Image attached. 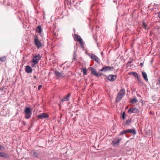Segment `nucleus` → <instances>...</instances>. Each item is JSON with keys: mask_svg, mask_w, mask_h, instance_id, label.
<instances>
[{"mask_svg": "<svg viewBox=\"0 0 160 160\" xmlns=\"http://www.w3.org/2000/svg\"><path fill=\"white\" fill-rule=\"evenodd\" d=\"M41 57V55L39 54L35 55L31 62V66L33 67L35 65L38 63Z\"/></svg>", "mask_w": 160, "mask_h": 160, "instance_id": "1", "label": "nucleus"}, {"mask_svg": "<svg viewBox=\"0 0 160 160\" xmlns=\"http://www.w3.org/2000/svg\"><path fill=\"white\" fill-rule=\"evenodd\" d=\"M125 94V90L123 88L121 89L117 94L116 98V102H119L124 95Z\"/></svg>", "mask_w": 160, "mask_h": 160, "instance_id": "2", "label": "nucleus"}, {"mask_svg": "<svg viewBox=\"0 0 160 160\" xmlns=\"http://www.w3.org/2000/svg\"><path fill=\"white\" fill-rule=\"evenodd\" d=\"M128 133H131L133 135H135L136 134V132L135 129H129L122 131L120 133V135H122Z\"/></svg>", "mask_w": 160, "mask_h": 160, "instance_id": "3", "label": "nucleus"}, {"mask_svg": "<svg viewBox=\"0 0 160 160\" xmlns=\"http://www.w3.org/2000/svg\"><path fill=\"white\" fill-rule=\"evenodd\" d=\"M129 74L132 75L134 77L136 78L137 79V80H138L140 83L142 84H143L144 83L142 79L140 78L139 75H138L136 72H129Z\"/></svg>", "mask_w": 160, "mask_h": 160, "instance_id": "4", "label": "nucleus"}, {"mask_svg": "<svg viewBox=\"0 0 160 160\" xmlns=\"http://www.w3.org/2000/svg\"><path fill=\"white\" fill-rule=\"evenodd\" d=\"M25 118L27 119H29L32 115V111L31 108H29L26 107L24 110Z\"/></svg>", "mask_w": 160, "mask_h": 160, "instance_id": "5", "label": "nucleus"}, {"mask_svg": "<svg viewBox=\"0 0 160 160\" xmlns=\"http://www.w3.org/2000/svg\"><path fill=\"white\" fill-rule=\"evenodd\" d=\"M113 67L106 66L103 67L102 69L99 70V71L101 72H106L108 71H111L113 69Z\"/></svg>", "mask_w": 160, "mask_h": 160, "instance_id": "6", "label": "nucleus"}, {"mask_svg": "<svg viewBox=\"0 0 160 160\" xmlns=\"http://www.w3.org/2000/svg\"><path fill=\"white\" fill-rule=\"evenodd\" d=\"M35 45L38 48H39L42 47V44L38 40V38L37 36L35 37L34 39Z\"/></svg>", "mask_w": 160, "mask_h": 160, "instance_id": "7", "label": "nucleus"}, {"mask_svg": "<svg viewBox=\"0 0 160 160\" xmlns=\"http://www.w3.org/2000/svg\"><path fill=\"white\" fill-rule=\"evenodd\" d=\"M128 113H138L139 112V111L138 109L136 108H129L128 111Z\"/></svg>", "mask_w": 160, "mask_h": 160, "instance_id": "8", "label": "nucleus"}, {"mask_svg": "<svg viewBox=\"0 0 160 160\" xmlns=\"http://www.w3.org/2000/svg\"><path fill=\"white\" fill-rule=\"evenodd\" d=\"M49 117L48 115L46 113H42L41 114L37 116L39 119H42L45 118H47Z\"/></svg>", "mask_w": 160, "mask_h": 160, "instance_id": "9", "label": "nucleus"}, {"mask_svg": "<svg viewBox=\"0 0 160 160\" xmlns=\"http://www.w3.org/2000/svg\"><path fill=\"white\" fill-rule=\"evenodd\" d=\"M116 76L114 75H109L107 77V79L109 81H114L116 79Z\"/></svg>", "mask_w": 160, "mask_h": 160, "instance_id": "10", "label": "nucleus"}, {"mask_svg": "<svg viewBox=\"0 0 160 160\" xmlns=\"http://www.w3.org/2000/svg\"><path fill=\"white\" fill-rule=\"evenodd\" d=\"M88 55H89L91 58L98 62H99V61L98 58L94 54H88Z\"/></svg>", "mask_w": 160, "mask_h": 160, "instance_id": "11", "label": "nucleus"}, {"mask_svg": "<svg viewBox=\"0 0 160 160\" xmlns=\"http://www.w3.org/2000/svg\"><path fill=\"white\" fill-rule=\"evenodd\" d=\"M0 157H2L6 158H9V155L3 152H0Z\"/></svg>", "mask_w": 160, "mask_h": 160, "instance_id": "12", "label": "nucleus"}, {"mask_svg": "<svg viewBox=\"0 0 160 160\" xmlns=\"http://www.w3.org/2000/svg\"><path fill=\"white\" fill-rule=\"evenodd\" d=\"M25 72L28 73H30L32 72V69L29 66L27 65L25 67Z\"/></svg>", "mask_w": 160, "mask_h": 160, "instance_id": "13", "label": "nucleus"}, {"mask_svg": "<svg viewBox=\"0 0 160 160\" xmlns=\"http://www.w3.org/2000/svg\"><path fill=\"white\" fill-rule=\"evenodd\" d=\"M122 140L121 138H119L117 140H114L112 141V144L113 145L115 146L116 145L119 144L120 141Z\"/></svg>", "mask_w": 160, "mask_h": 160, "instance_id": "14", "label": "nucleus"}, {"mask_svg": "<svg viewBox=\"0 0 160 160\" xmlns=\"http://www.w3.org/2000/svg\"><path fill=\"white\" fill-rule=\"evenodd\" d=\"M55 75L59 78H63L64 73L62 72H60L58 71H56L55 72Z\"/></svg>", "mask_w": 160, "mask_h": 160, "instance_id": "15", "label": "nucleus"}, {"mask_svg": "<svg viewBox=\"0 0 160 160\" xmlns=\"http://www.w3.org/2000/svg\"><path fill=\"white\" fill-rule=\"evenodd\" d=\"M71 96V93H68L65 97L63 98L61 101L62 102L69 100V98Z\"/></svg>", "mask_w": 160, "mask_h": 160, "instance_id": "16", "label": "nucleus"}, {"mask_svg": "<svg viewBox=\"0 0 160 160\" xmlns=\"http://www.w3.org/2000/svg\"><path fill=\"white\" fill-rule=\"evenodd\" d=\"M142 75L145 80L146 82L148 81V76L146 72H142Z\"/></svg>", "mask_w": 160, "mask_h": 160, "instance_id": "17", "label": "nucleus"}, {"mask_svg": "<svg viewBox=\"0 0 160 160\" xmlns=\"http://www.w3.org/2000/svg\"><path fill=\"white\" fill-rule=\"evenodd\" d=\"M91 73L93 75L97 76L98 77L100 76V74H99L97 72L96 70L94 69H92Z\"/></svg>", "mask_w": 160, "mask_h": 160, "instance_id": "18", "label": "nucleus"}, {"mask_svg": "<svg viewBox=\"0 0 160 160\" xmlns=\"http://www.w3.org/2000/svg\"><path fill=\"white\" fill-rule=\"evenodd\" d=\"M138 101V99L136 98H134L131 100L129 102L132 104H134L136 103Z\"/></svg>", "mask_w": 160, "mask_h": 160, "instance_id": "19", "label": "nucleus"}, {"mask_svg": "<svg viewBox=\"0 0 160 160\" xmlns=\"http://www.w3.org/2000/svg\"><path fill=\"white\" fill-rule=\"evenodd\" d=\"M75 36L76 40L79 42L82 40V38H81V37L79 35L77 34H75Z\"/></svg>", "mask_w": 160, "mask_h": 160, "instance_id": "20", "label": "nucleus"}, {"mask_svg": "<svg viewBox=\"0 0 160 160\" xmlns=\"http://www.w3.org/2000/svg\"><path fill=\"white\" fill-rule=\"evenodd\" d=\"M42 31V29L41 28V26H38L37 28L36 29V31L37 32L39 33H41Z\"/></svg>", "mask_w": 160, "mask_h": 160, "instance_id": "21", "label": "nucleus"}, {"mask_svg": "<svg viewBox=\"0 0 160 160\" xmlns=\"http://www.w3.org/2000/svg\"><path fill=\"white\" fill-rule=\"evenodd\" d=\"M131 122V119H129L127 120L125 123V124L127 125H129Z\"/></svg>", "mask_w": 160, "mask_h": 160, "instance_id": "22", "label": "nucleus"}, {"mask_svg": "<svg viewBox=\"0 0 160 160\" xmlns=\"http://www.w3.org/2000/svg\"><path fill=\"white\" fill-rule=\"evenodd\" d=\"M82 48L83 49L84 48V42L82 40L79 42Z\"/></svg>", "mask_w": 160, "mask_h": 160, "instance_id": "23", "label": "nucleus"}, {"mask_svg": "<svg viewBox=\"0 0 160 160\" xmlns=\"http://www.w3.org/2000/svg\"><path fill=\"white\" fill-rule=\"evenodd\" d=\"M33 155L34 157L36 158H38V154L36 152H34L33 153Z\"/></svg>", "mask_w": 160, "mask_h": 160, "instance_id": "24", "label": "nucleus"}, {"mask_svg": "<svg viewBox=\"0 0 160 160\" xmlns=\"http://www.w3.org/2000/svg\"><path fill=\"white\" fill-rule=\"evenodd\" d=\"M87 69L86 68H84L83 69H82V72L83 73V74L84 75H86L87 74Z\"/></svg>", "mask_w": 160, "mask_h": 160, "instance_id": "25", "label": "nucleus"}, {"mask_svg": "<svg viewBox=\"0 0 160 160\" xmlns=\"http://www.w3.org/2000/svg\"><path fill=\"white\" fill-rule=\"evenodd\" d=\"M122 118L123 120H124L125 118V113L124 112L122 113Z\"/></svg>", "mask_w": 160, "mask_h": 160, "instance_id": "26", "label": "nucleus"}, {"mask_svg": "<svg viewBox=\"0 0 160 160\" xmlns=\"http://www.w3.org/2000/svg\"><path fill=\"white\" fill-rule=\"evenodd\" d=\"M6 59V58L5 57H2L0 58V60L4 62V61Z\"/></svg>", "mask_w": 160, "mask_h": 160, "instance_id": "27", "label": "nucleus"}, {"mask_svg": "<svg viewBox=\"0 0 160 160\" xmlns=\"http://www.w3.org/2000/svg\"><path fill=\"white\" fill-rule=\"evenodd\" d=\"M4 149V147L0 145V150H3Z\"/></svg>", "mask_w": 160, "mask_h": 160, "instance_id": "28", "label": "nucleus"}, {"mask_svg": "<svg viewBox=\"0 0 160 160\" xmlns=\"http://www.w3.org/2000/svg\"><path fill=\"white\" fill-rule=\"evenodd\" d=\"M143 25L144 28H145V29H146V28L147 27V25L145 24V23L143 22Z\"/></svg>", "mask_w": 160, "mask_h": 160, "instance_id": "29", "label": "nucleus"}, {"mask_svg": "<svg viewBox=\"0 0 160 160\" xmlns=\"http://www.w3.org/2000/svg\"><path fill=\"white\" fill-rule=\"evenodd\" d=\"M42 85H39L38 87V90H39L42 87Z\"/></svg>", "mask_w": 160, "mask_h": 160, "instance_id": "30", "label": "nucleus"}, {"mask_svg": "<svg viewBox=\"0 0 160 160\" xmlns=\"http://www.w3.org/2000/svg\"><path fill=\"white\" fill-rule=\"evenodd\" d=\"M158 18L160 19V12H159L158 13Z\"/></svg>", "mask_w": 160, "mask_h": 160, "instance_id": "31", "label": "nucleus"}, {"mask_svg": "<svg viewBox=\"0 0 160 160\" xmlns=\"http://www.w3.org/2000/svg\"><path fill=\"white\" fill-rule=\"evenodd\" d=\"M76 58H75V57L74 56L73 58V61H76Z\"/></svg>", "mask_w": 160, "mask_h": 160, "instance_id": "32", "label": "nucleus"}, {"mask_svg": "<svg viewBox=\"0 0 160 160\" xmlns=\"http://www.w3.org/2000/svg\"><path fill=\"white\" fill-rule=\"evenodd\" d=\"M34 78H35V79H36V78H37V77H36V76H34Z\"/></svg>", "mask_w": 160, "mask_h": 160, "instance_id": "33", "label": "nucleus"}, {"mask_svg": "<svg viewBox=\"0 0 160 160\" xmlns=\"http://www.w3.org/2000/svg\"><path fill=\"white\" fill-rule=\"evenodd\" d=\"M131 63V61H128V63Z\"/></svg>", "mask_w": 160, "mask_h": 160, "instance_id": "34", "label": "nucleus"}, {"mask_svg": "<svg viewBox=\"0 0 160 160\" xmlns=\"http://www.w3.org/2000/svg\"><path fill=\"white\" fill-rule=\"evenodd\" d=\"M140 65H141V66H142V65H143V64H142V62H141V63H140Z\"/></svg>", "mask_w": 160, "mask_h": 160, "instance_id": "35", "label": "nucleus"}, {"mask_svg": "<svg viewBox=\"0 0 160 160\" xmlns=\"http://www.w3.org/2000/svg\"><path fill=\"white\" fill-rule=\"evenodd\" d=\"M158 82H159V83L160 84V79L158 80Z\"/></svg>", "mask_w": 160, "mask_h": 160, "instance_id": "36", "label": "nucleus"}, {"mask_svg": "<svg viewBox=\"0 0 160 160\" xmlns=\"http://www.w3.org/2000/svg\"><path fill=\"white\" fill-rule=\"evenodd\" d=\"M138 95V96H140V95Z\"/></svg>", "mask_w": 160, "mask_h": 160, "instance_id": "37", "label": "nucleus"}]
</instances>
